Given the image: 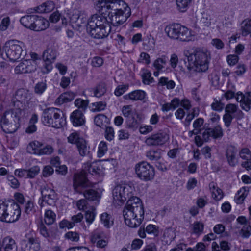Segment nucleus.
<instances>
[{"label":"nucleus","mask_w":251,"mask_h":251,"mask_svg":"<svg viewBox=\"0 0 251 251\" xmlns=\"http://www.w3.org/2000/svg\"><path fill=\"white\" fill-rule=\"evenodd\" d=\"M59 110L55 108H49L43 112L42 120L43 123L47 126L56 128L62 127L65 124L66 120L63 116H60Z\"/></svg>","instance_id":"7"},{"label":"nucleus","mask_w":251,"mask_h":251,"mask_svg":"<svg viewBox=\"0 0 251 251\" xmlns=\"http://www.w3.org/2000/svg\"><path fill=\"white\" fill-rule=\"evenodd\" d=\"M74 103L75 106L78 107V110L84 112L87 108L89 102L88 100L79 98L76 99Z\"/></svg>","instance_id":"46"},{"label":"nucleus","mask_w":251,"mask_h":251,"mask_svg":"<svg viewBox=\"0 0 251 251\" xmlns=\"http://www.w3.org/2000/svg\"><path fill=\"white\" fill-rule=\"evenodd\" d=\"M100 218L101 223L107 228H109L110 226L112 224V221H110V215L107 213H102Z\"/></svg>","instance_id":"56"},{"label":"nucleus","mask_w":251,"mask_h":251,"mask_svg":"<svg viewBox=\"0 0 251 251\" xmlns=\"http://www.w3.org/2000/svg\"><path fill=\"white\" fill-rule=\"evenodd\" d=\"M184 55L187 57L188 64L186 66L189 74V77H194L195 75L204 72L208 68L210 53L206 50L196 49L193 53L189 50L184 51Z\"/></svg>","instance_id":"3"},{"label":"nucleus","mask_w":251,"mask_h":251,"mask_svg":"<svg viewBox=\"0 0 251 251\" xmlns=\"http://www.w3.org/2000/svg\"><path fill=\"white\" fill-rule=\"evenodd\" d=\"M239 155L241 158L245 160H251V151L248 148H243L239 151Z\"/></svg>","instance_id":"53"},{"label":"nucleus","mask_w":251,"mask_h":251,"mask_svg":"<svg viewBox=\"0 0 251 251\" xmlns=\"http://www.w3.org/2000/svg\"><path fill=\"white\" fill-rule=\"evenodd\" d=\"M23 42L16 40H9L3 46V51L7 57L11 61H16L20 58H24L26 51L23 50Z\"/></svg>","instance_id":"6"},{"label":"nucleus","mask_w":251,"mask_h":251,"mask_svg":"<svg viewBox=\"0 0 251 251\" xmlns=\"http://www.w3.org/2000/svg\"><path fill=\"white\" fill-rule=\"evenodd\" d=\"M146 232L149 234L157 237L159 234L158 228L155 225H149L146 228Z\"/></svg>","instance_id":"54"},{"label":"nucleus","mask_w":251,"mask_h":251,"mask_svg":"<svg viewBox=\"0 0 251 251\" xmlns=\"http://www.w3.org/2000/svg\"><path fill=\"white\" fill-rule=\"evenodd\" d=\"M75 95L72 92H67L61 94L55 100V103L60 105L64 103L71 101L75 97Z\"/></svg>","instance_id":"27"},{"label":"nucleus","mask_w":251,"mask_h":251,"mask_svg":"<svg viewBox=\"0 0 251 251\" xmlns=\"http://www.w3.org/2000/svg\"><path fill=\"white\" fill-rule=\"evenodd\" d=\"M146 156L150 160L157 161L160 158L161 154L158 151L151 150L146 152Z\"/></svg>","instance_id":"47"},{"label":"nucleus","mask_w":251,"mask_h":251,"mask_svg":"<svg viewBox=\"0 0 251 251\" xmlns=\"http://www.w3.org/2000/svg\"><path fill=\"white\" fill-rule=\"evenodd\" d=\"M21 215L19 205L14 201H9L2 222L13 223L17 221Z\"/></svg>","instance_id":"9"},{"label":"nucleus","mask_w":251,"mask_h":251,"mask_svg":"<svg viewBox=\"0 0 251 251\" xmlns=\"http://www.w3.org/2000/svg\"><path fill=\"white\" fill-rule=\"evenodd\" d=\"M25 212L27 214L34 213L35 208L33 202L31 201H28L25 206Z\"/></svg>","instance_id":"63"},{"label":"nucleus","mask_w":251,"mask_h":251,"mask_svg":"<svg viewBox=\"0 0 251 251\" xmlns=\"http://www.w3.org/2000/svg\"><path fill=\"white\" fill-rule=\"evenodd\" d=\"M30 97V94L28 90L22 88L18 89L15 95V99L17 100V106L18 108L21 107L19 104L22 107L23 103L27 101Z\"/></svg>","instance_id":"19"},{"label":"nucleus","mask_w":251,"mask_h":251,"mask_svg":"<svg viewBox=\"0 0 251 251\" xmlns=\"http://www.w3.org/2000/svg\"><path fill=\"white\" fill-rule=\"evenodd\" d=\"M134 115L127 118L126 121V127L133 130L136 129L139 126V123Z\"/></svg>","instance_id":"38"},{"label":"nucleus","mask_w":251,"mask_h":251,"mask_svg":"<svg viewBox=\"0 0 251 251\" xmlns=\"http://www.w3.org/2000/svg\"><path fill=\"white\" fill-rule=\"evenodd\" d=\"M212 17V15L208 13H203L201 22L204 26L208 27L211 24Z\"/></svg>","instance_id":"60"},{"label":"nucleus","mask_w":251,"mask_h":251,"mask_svg":"<svg viewBox=\"0 0 251 251\" xmlns=\"http://www.w3.org/2000/svg\"><path fill=\"white\" fill-rule=\"evenodd\" d=\"M36 18L34 20L32 30L37 31L44 30L49 26V23L47 20L37 15Z\"/></svg>","instance_id":"24"},{"label":"nucleus","mask_w":251,"mask_h":251,"mask_svg":"<svg viewBox=\"0 0 251 251\" xmlns=\"http://www.w3.org/2000/svg\"><path fill=\"white\" fill-rule=\"evenodd\" d=\"M203 123L204 120L202 118H199L195 120L193 124L194 129L190 132L195 135L200 133L201 131L200 128L203 125Z\"/></svg>","instance_id":"44"},{"label":"nucleus","mask_w":251,"mask_h":251,"mask_svg":"<svg viewBox=\"0 0 251 251\" xmlns=\"http://www.w3.org/2000/svg\"><path fill=\"white\" fill-rule=\"evenodd\" d=\"M76 147L81 156H88L89 158H92V155L89 151V147H87L86 142L84 139L79 140Z\"/></svg>","instance_id":"26"},{"label":"nucleus","mask_w":251,"mask_h":251,"mask_svg":"<svg viewBox=\"0 0 251 251\" xmlns=\"http://www.w3.org/2000/svg\"><path fill=\"white\" fill-rule=\"evenodd\" d=\"M178 24H175L167 26L165 28V32L169 37L171 39L176 40L178 35L179 27Z\"/></svg>","instance_id":"31"},{"label":"nucleus","mask_w":251,"mask_h":251,"mask_svg":"<svg viewBox=\"0 0 251 251\" xmlns=\"http://www.w3.org/2000/svg\"><path fill=\"white\" fill-rule=\"evenodd\" d=\"M70 119L74 126H81L85 122L83 112L80 110H75L72 113Z\"/></svg>","instance_id":"21"},{"label":"nucleus","mask_w":251,"mask_h":251,"mask_svg":"<svg viewBox=\"0 0 251 251\" xmlns=\"http://www.w3.org/2000/svg\"><path fill=\"white\" fill-rule=\"evenodd\" d=\"M46 88L47 84L45 82H39L35 85L34 91L35 93L41 95L45 91Z\"/></svg>","instance_id":"55"},{"label":"nucleus","mask_w":251,"mask_h":251,"mask_svg":"<svg viewBox=\"0 0 251 251\" xmlns=\"http://www.w3.org/2000/svg\"><path fill=\"white\" fill-rule=\"evenodd\" d=\"M40 191L43 201L49 205H54L57 200V194L55 191L47 185L42 186Z\"/></svg>","instance_id":"14"},{"label":"nucleus","mask_w":251,"mask_h":251,"mask_svg":"<svg viewBox=\"0 0 251 251\" xmlns=\"http://www.w3.org/2000/svg\"><path fill=\"white\" fill-rule=\"evenodd\" d=\"M146 97V93L141 90H137L133 91L128 94L124 96L125 100H142Z\"/></svg>","instance_id":"29"},{"label":"nucleus","mask_w":251,"mask_h":251,"mask_svg":"<svg viewBox=\"0 0 251 251\" xmlns=\"http://www.w3.org/2000/svg\"><path fill=\"white\" fill-rule=\"evenodd\" d=\"M128 89V85H120L116 88L114 94L119 97L123 95Z\"/></svg>","instance_id":"62"},{"label":"nucleus","mask_w":251,"mask_h":251,"mask_svg":"<svg viewBox=\"0 0 251 251\" xmlns=\"http://www.w3.org/2000/svg\"><path fill=\"white\" fill-rule=\"evenodd\" d=\"M133 188L127 184H121L115 187L113 190V203L122 204L129 198L123 210L126 224L131 228L138 227L144 218V209L141 200L132 196Z\"/></svg>","instance_id":"1"},{"label":"nucleus","mask_w":251,"mask_h":251,"mask_svg":"<svg viewBox=\"0 0 251 251\" xmlns=\"http://www.w3.org/2000/svg\"><path fill=\"white\" fill-rule=\"evenodd\" d=\"M8 181L10 182L9 184L13 188L16 189L20 186V183L18 179L14 176L8 175L7 176Z\"/></svg>","instance_id":"61"},{"label":"nucleus","mask_w":251,"mask_h":251,"mask_svg":"<svg viewBox=\"0 0 251 251\" xmlns=\"http://www.w3.org/2000/svg\"><path fill=\"white\" fill-rule=\"evenodd\" d=\"M90 34L94 38L102 39L106 37L109 34L111 30V25L103 27H96L94 28H88Z\"/></svg>","instance_id":"17"},{"label":"nucleus","mask_w":251,"mask_h":251,"mask_svg":"<svg viewBox=\"0 0 251 251\" xmlns=\"http://www.w3.org/2000/svg\"><path fill=\"white\" fill-rule=\"evenodd\" d=\"M135 172L139 178L145 181L152 179L154 176L153 168L145 161L139 162L136 165Z\"/></svg>","instance_id":"8"},{"label":"nucleus","mask_w":251,"mask_h":251,"mask_svg":"<svg viewBox=\"0 0 251 251\" xmlns=\"http://www.w3.org/2000/svg\"><path fill=\"white\" fill-rule=\"evenodd\" d=\"M107 151V146L106 142L101 141L100 142L99 150H98V155L99 157L102 156Z\"/></svg>","instance_id":"64"},{"label":"nucleus","mask_w":251,"mask_h":251,"mask_svg":"<svg viewBox=\"0 0 251 251\" xmlns=\"http://www.w3.org/2000/svg\"><path fill=\"white\" fill-rule=\"evenodd\" d=\"M9 202V201H0V221H3Z\"/></svg>","instance_id":"50"},{"label":"nucleus","mask_w":251,"mask_h":251,"mask_svg":"<svg viewBox=\"0 0 251 251\" xmlns=\"http://www.w3.org/2000/svg\"><path fill=\"white\" fill-rule=\"evenodd\" d=\"M96 9L107 15L109 23L114 26L124 24L131 14L130 8L123 0H100L96 2Z\"/></svg>","instance_id":"2"},{"label":"nucleus","mask_w":251,"mask_h":251,"mask_svg":"<svg viewBox=\"0 0 251 251\" xmlns=\"http://www.w3.org/2000/svg\"><path fill=\"white\" fill-rule=\"evenodd\" d=\"M57 55V51L54 47H48L43 53L44 61L54 62Z\"/></svg>","instance_id":"25"},{"label":"nucleus","mask_w":251,"mask_h":251,"mask_svg":"<svg viewBox=\"0 0 251 251\" xmlns=\"http://www.w3.org/2000/svg\"><path fill=\"white\" fill-rule=\"evenodd\" d=\"M94 121L97 126L102 127L105 124L109 123V120L103 114H99L95 117Z\"/></svg>","instance_id":"35"},{"label":"nucleus","mask_w":251,"mask_h":251,"mask_svg":"<svg viewBox=\"0 0 251 251\" xmlns=\"http://www.w3.org/2000/svg\"><path fill=\"white\" fill-rule=\"evenodd\" d=\"M22 111L21 108H15L4 113L0 121L1 128L4 132L13 133L18 129Z\"/></svg>","instance_id":"5"},{"label":"nucleus","mask_w":251,"mask_h":251,"mask_svg":"<svg viewBox=\"0 0 251 251\" xmlns=\"http://www.w3.org/2000/svg\"><path fill=\"white\" fill-rule=\"evenodd\" d=\"M22 249L24 251H39L40 249V240L38 238L31 237L27 240H23Z\"/></svg>","instance_id":"16"},{"label":"nucleus","mask_w":251,"mask_h":251,"mask_svg":"<svg viewBox=\"0 0 251 251\" xmlns=\"http://www.w3.org/2000/svg\"><path fill=\"white\" fill-rule=\"evenodd\" d=\"M98 12L99 14L92 15L88 20L87 29H88V28L110 25L109 21L107 19V15L101 14L100 11Z\"/></svg>","instance_id":"10"},{"label":"nucleus","mask_w":251,"mask_h":251,"mask_svg":"<svg viewBox=\"0 0 251 251\" xmlns=\"http://www.w3.org/2000/svg\"><path fill=\"white\" fill-rule=\"evenodd\" d=\"M107 105L105 101H100L92 103L91 111L93 112H100L104 110Z\"/></svg>","instance_id":"45"},{"label":"nucleus","mask_w":251,"mask_h":251,"mask_svg":"<svg viewBox=\"0 0 251 251\" xmlns=\"http://www.w3.org/2000/svg\"><path fill=\"white\" fill-rule=\"evenodd\" d=\"M241 236L244 238H248L251 235V226L249 224H245L240 232Z\"/></svg>","instance_id":"59"},{"label":"nucleus","mask_w":251,"mask_h":251,"mask_svg":"<svg viewBox=\"0 0 251 251\" xmlns=\"http://www.w3.org/2000/svg\"><path fill=\"white\" fill-rule=\"evenodd\" d=\"M96 209L94 207H91L86 211L85 218L86 221L89 224L93 223L96 216Z\"/></svg>","instance_id":"42"},{"label":"nucleus","mask_w":251,"mask_h":251,"mask_svg":"<svg viewBox=\"0 0 251 251\" xmlns=\"http://www.w3.org/2000/svg\"><path fill=\"white\" fill-rule=\"evenodd\" d=\"M249 188L247 187H243L238 190L234 197V201L236 203L239 204H242L247 196Z\"/></svg>","instance_id":"33"},{"label":"nucleus","mask_w":251,"mask_h":251,"mask_svg":"<svg viewBox=\"0 0 251 251\" xmlns=\"http://www.w3.org/2000/svg\"><path fill=\"white\" fill-rule=\"evenodd\" d=\"M209 189L212 193L213 198L216 201L221 200L223 197L222 190L217 187V185L214 182H211L209 184Z\"/></svg>","instance_id":"30"},{"label":"nucleus","mask_w":251,"mask_h":251,"mask_svg":"<svg viewBox=\"0 0 251 251\" xmlns=\"http://www.w3.org/2000/svg\"><path fill=\"white\" fill-rule=\"evenodd\" d=\"M237 149L233 147H229L226 151V156L229 166L234 167L238 163V158L236 157Z\"/></svg>","instance_id":"20"},{"label":"nucleus","mask_w":251,"mask_h":251,"mask_svg":"<svg viewBox=\"0 0 251 251\" xmlns=\"http://www.w3.org/2000/svg\"><path fill=\"white\" fill-rule=\"evenodd\" d=\"M84 170L93 175H100L102 173L101 166L99 161L87 162L85 164Z\"/></svg>","instance_id":"22"},{"label":"nucleus","mask_w":251,"mask_h":251,"mask_svg":"<svg viewBox=\"0 0 251 251\" xmlns=\"http://www.w3.org/2000/svg\"><path fill=\"white\" fill-rule=\"evenodd\" d=\"M82 18H80V13L78 11H75L70 17V20L72 23H77V25H80L82 23Z\"/></svg>","instance_id":"57"},{"label":"nucleus","mask_w":251,"mask_h":251,"mask_svg":"<svg viewBox=\"0 0 251 251\" xmlns=\"http://www.w3.org/2000/svg\"><path fill=\"white\" fill-rule=\"evenodd\" d=\"M179 105H181L186 110H189L191 107L190 102L188 100L184 99L180 101L178 98H175L172 100L170 102L162 104L161 110L163 112H167L176 109Z\"/></svg>","instance_id":"11"},{"label":"nucleus","mask_w":251,"mask_h":251,"mask_svg":"<svg viewBox=\"0 0 251 251\" xmlns=\"http://www.w3.org/2000/svg\"><path fill=\"white\" fill-rule=\"evenodd\" d=\"M35 18H37L36 15H25L21 18L20 22L21 24L25 27L32 29Z\"/></svg>","instance_id":"34"},{"label":"nucleus","mask_w":251,"mask_h":251,"mask_svg":"<svg viewBox=\"0 0 251 251\" xmlns=\"http://www.w3.org/2000/svg\"><path fill=\"white\" fill-rule=\"evenodd\" d=\"M168 59L166 56H162L154 61L153 64V66L157 70L159 71L165 67Z\"/></svg>","instance_id":"39"},{"label":"nucleus","mask_w":251,"mask_h":251,"mask_svg":"<svg viewBox=\"0 0 251 251\" xmlns=\"http://www.w3.org/2000/svg\"><path fill=\"white\" fill-rule=\"evenodd\" d=\"M56 214L51 210H46L45 213L44 221L47 225H52L55 221Z\"/></svg>","instance_id":"40"},{"label":"nucleus","mask_w":251,"mask_h":251,"mask_svg":"<svg viewBox=\"0 0 251 251\" xmlns=\"http://www.w3.org/2000/svg\"><path fill=\"white\" fill-rule=\"evenodd\" d=\"M92 90L94 97L100 98L103 96L107 91L106 85L103 82L99 83L92 89Z\"/></svg>","instance_id":"32"},{"label":"nucleus","mask_w":251,"mask_h":251,"mask_svg":"<svg viewBox=\"0 0 251 251\" xmlns=\"http://www.w3.org/2000/svg\"><path fill=\"white\" fill-rule=\"evenodd\" d=\"M178 30V35L176 40L180 41L188 42L192 40V36L191 31L187 27L179 25Z\"/></svg>","instance_id":"23"},{"label":"nucleus","mask_w":251,"mask_h":251,"mask_svg":"<svg viewBox=\"0 0 251 251\" xmlns=\"http://www.w3.org/2000/svg\"><path fill=\"white\" fill-rule=\"evenodd\" d=\"M42 146V144L39 141H34L30 143L28 146V151L30 153L39 154L40 148Z\"/></svg>","instance_id":"37"},{"label":"nucleus","mask_w":251,"mask_h":251,"mask_svg":"<svg viewBox=\"0 0 251 251\" xmlns=\"http://www.w3.org/2000/svg\"><path fill=\"white\" fill-rule=\"evenodd\" d=\"M191 0H176L177 8L180 12H185Z\"/></svg>","instance_id":"49"},{"label":"nucleus","mask_w":251,"mask_h":251,"mask_svg":"<svg viewBox=\"0 0 251 251\" xmlns=\"http://www.w3.org/2000/svg\"><path fill=\"white\" fill-rule=\"evenodd\" d=\"M65 237L66 239L72 242H77L79 239V235L76 232H68L65 234Z\"/></svg>","instance_id":"58"},{"label":"nucleus","mask_w":251,"mask_h":251,"mask_svg":"<svg viewBox=\"0 0 251 251\" xmlns=\"http://www.w3.org/2000/svg\"><path fill=\"white\" fill-rule=\"evenodd\" d=\"M91 241L92 243L96 244V246L98 248H104L107 244L106 240L101 239L100 233L97 231L92 234Z\"/></svg>","instance_id":"28"},{"label":"nucleus","mask_w":251,"mask_h":251,"mask_svg":"<svg viewBox=\"0 0 251 251\" xmlns=\"http://www.w3.org/2000/svg\"><path fill=\"white\" fill-rule=\"evenodd\" d=\"M91 187V183L83 173L75 174L73 178V188L78 193H83L84 197L90 201L97 200L100 196L99 193L93 189L84 190Z\"/></svg>","instance_id":"4"},{"label":"nucleus","mask_w":251,"mask_h":251,"mask_svg":"<svg viewBox=\"0 0 251 251\" xmlns=\"http://www.w3.org/2000/svg\"><path fill=\"white\" fill-rule=\"evenodd\" d=\"M241 108L246 111H249L251 108V92H246L244 95Z\"/></svg>","instance_id":"36"},{"label":"nucleus","mask_w":251,"mask_h":251,"mask_svg":"<svg viewBox=\"0 0 251 251\" xmlns=\"http://www.w3.org/2000/svg\"><path fill=\"white\" fill-rule=\"evenodd\" d=\"M0 247L4 251H17L15 240L10 236H7L0 241Z\"/></svg>","instance_id":"18"},{"label":"nucleus","mask_w":251,"mask_h":251,"mask_svg":"<svg viewBox=\"0 0 251 251\" xmlns=\"http://www.w3.org/2000/svg\"><path fill=\"white\" fill-rule=\"evenodd\" d=\"M37 67V63L34 60H25L20 63L14 69L16 74H27L34 72Z\"/></svg>","instance_id":"13"},{"label":"nucleus","mask_w":251,"mask_h":251,"mask_svg":"<svg viewBox=\"0 0 251 251\" xmlns=\"http://www.w3.org/2000/svg\"><path fill=\"white\" fill-rule=\"evenodd\" d=\"M241 25L242 35L246 36L249 33L251 34V20H245Z\"/></svg>","instance_id":"43"},{"label":"nucleus","mask_w":251,"mask_h":251,"mask_svg":"<svg viewBox=\"0 0 251 251\" xmlns=\"http://www.w3.org/2000/svg\"><path fill=\"white\" fill-rule=\"evenodd\" d=\"M168 139V135L166 133L158 132L147 138L145 143L149 146H159L164 144Z\"/></svg>","instance_id":"15"},{"label":"nucleus","mask_w":251,"mask_h":251,"mask_svg":"<svg viewBox=\"0 0 251 251\" xmlns=\"http://www.w3.org/2000/svg\"><path fill=\"white\" fill-rule=\"evenodd\" d=\"M40 172V168L35 166L27 169V178H34Z\"/></svg>","instance_id":"48"},{"label":"nucleus","mask_w":251,"mask_h":251,"mask_svg":"<svg viewBox=\"0 0 251 251\" xmlns=\"http://www.w3.org/2000/svg\"><path fill=\"white\" fill-rule=\"evenodd\" d=\"M204 224L200 221H196L192 224L193 233L200 235L203 233Z\"/></svg>","instance_id":"41"},{"label":"nucleus","mask_w":251,"mask_h":251,"mask_svg":"<svg viewBox=\"0 0 251 251\" xmlns=\"http://www.w3.org/2000/svg\"><path fill=\"white\" fill-rule=\"evenodd\" d=\"M123 115L126 118L135 115L134 110L132 109V105H124L121 109Z\"/></svg>","instance_id":"52"},{"label":"nucleus","mask_w":251,"mask_h":251,"mask_svg":"<svg viewBox=\"0 0 251 251\" xmlns=\"http://www.w3.org/2000/svg\"><path fill=\"white\" fill-rule=\"evenodd\" d=\"M143 82L144 84L149 85L153 82L154 79L151 77V73L148 70H145L142 75Z\"/></svg>","instance_id":"51"},{"label":"nucleus","mask_w":251,"mask_h":251,"mask_svg":"<svg viewBox=\"0 0 251 251\" xmlns=\"http://www.w3.org/2000/svg\"><path fill=\"white\" fill-rule=\"evenodd\" d=\"M202 140L205 142H208L211 139H218L223 136V130L221 126L218 125L214 128H205L201 133Z\"/></svg>","instance_id":"12"}]
</instances>
